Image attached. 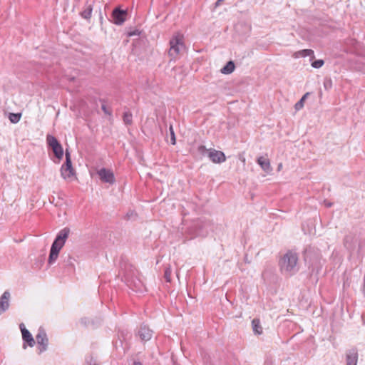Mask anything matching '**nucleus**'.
Instances as JSON below:
<instances>
[{
    "label": "nucleus",
    "instance_id": "1",
    "mask_svg": "<svg viewBox=\"0 0 365 365\" xmlns=\"http://www.w3.org/2000/svg\"><path fill=\"white\" fill-rule=\"evenodd\" d=\"M70 233V229L68 227H64L57 235L54 240L50 250L49 257L48 259V263L53 264L58 257V254L65 245L66 240L68 238Z\"/></svg>",
    "mask_w": 365,
    "mask_h": 365
},
{
    "label": "nucleus",
    "instance_id": "2",
    "mask_svg": "<svg viewBox=\"0 0 365 365\" xmlns=\"http://www.w3.org/2000/svg\"><path fill=\"white\" fill-rule=\"evenodd\" d=\"M280 269L283 273L292 275L299 270L298 255L293 251H288L279 260Z\"/></svg>",
    "mask_w": 365,
    "mask_h": 365
},
{
    "label": "nucleus",
    "instance_id": "3",
    "mask_svg": "<svg viewBox=\"0 0 365 365\" xmlns=\"http://www.w3.org/2000/svg\"><path fill=\"white\" fill-rule=\"evenodd\" d=\"M186 51L185 38L183 34L178 32L173 34L170 40L169 56L173 59H176Z\"/></svg>",
    "mask_w": 365,
    "mask_h": 365
},
{
    "label": "nucleus",
    "instance_id": "4",
    "mask_svg": "<svg viewBox=\"0 0 365 365\" xmlns=\"http://www.w3.org/2000/svg\"><path fill=\"white\" fill-rule=\"evenodd\" d=\"M138 270L131 265L125 267L124 278L127 285L134 291H140L143 287L142 282L138 278Z\"/></svg>",
    "mask_w": 365,
    "mask_h": 365
},
{
    "label": "nucleus",
    "instance_id": "5",
    "mask_svg": "<svg viewBox=\"0 0 365 365\" xmlns=\"http://www.w3.org/2000/svg\"><path fill=\"white\" fill-rule=\"evenodd\" d=\"M36 340L38 345L39 353H42L47 349L48 345V339L45 330L40 327L38 334L36 336Z\"/></svg>",
    "mask_w": 365,
    "mask_h": 365
},
{
    "label": "nucleus",
    "instance_id": "6",
    "mask_svg": "<svg viewBox=\"0 0 365 365\" xmlns=\"http://www.w3.org/2000/svg\"><path fill=\"white\" fill-rule=\"evenodd\" d=\"M127 14L126 10H122L120 8L114 9L111 15L113 23L116 25L123 24L126 19Z\"/></svg>",
    "mask_w": 365,
    "mask_h": 365
},
{
    "label": "nucleus",
    "instance_id": "7",
    "mask_svg": "<svg viewBox=\"0 0 365 365\" xmlns=\"http://www.w3.org/2000/svg\"><path fill=\"white\" fill-rule=\"evenodd\" d=\"M207 156L213 163H222L226 160L223 152L212 148L207 150Z\"/></svg>",
    "mask_w": 365,
    "mask_h": 365
},
{
    "label": "nucleus",
    "instance_id": "8",
    "mask_svg": "<svg viewBox=\"0 0 365 365\" xmlns=\"http://www.w3.org/2000/svg\"><path fill=\"white\" fill-rule=\"evenodd\" d=\"M72 164L70 157V153L68 150L66 151V163L61 168V175L64 179L73 175Z\"/></svg>",
    "mask_w": 365,
    "mask_h": 365
},
{
    "label": "nucleus",
    "instance_id": "9",
    "mask_svg": "<svg viewBox=\"0 0 365 365\" xmlns=\"http://www.w3.org/2000/svg\"><path fill=\"white\" fill-rule=\"evenodd\" d=\"M141 341H146L150 340L153 336V331L146 325L142 324L136 332Z\"/></svg>",
    "mask_w": 365,
    "mask_h": 365
},
{
    "label": "nucleus",
    "instance_id": "10",
    "mask_svg": "<svg viewBox=\"0 0 365 365\" xmlns=\"http://www.w3.org/2000/svg\"><path fill=\"white\" fill-rule=\"evenodd\" d=\"M101 180L104 182H113L115 180L114 174L110 169L101 168L97 171Z\"/></svg>",
    "mask_w": 365,
    "mask_h": 365
},
{
    "label": "nucleus",
    "instance_id": "11",
    "mask_svg": "<svg viewBox=\"0 0 365 365\" xmlns=\"http://www.w3.org/2000/svg\"><path fill=\"white\" fill-rule=\"evenodd\" d=\"M358 351L356 348L349 349L346 352V365H357Z\"/></svg>",
    "mask_w": 365,
    "mask_h": 365
},
{
    "label": "nucleus",
    "instance_id": "12",
    "mask_svg": "<svg viewBox=\"0 0 365 365\" xmlns=\"http://www.w3.org/2000/svg\"><path fill=\"white\" fill-rule=\"evenodd\" d=\"M20 329L22 333L23 340L26 342L29 346L33 347L35 345L36 341L31 334L25 328L24 324H20Z\"/></svg>",
    "mask_w": 365,
    "mask_h": 365
},
{
    "label": "nucleus",
    "instance_id": "13",
    "mask_svg": "<svg viewBox=\"0 0 365 365\" xmlns=\"http://www.w3.org/2000/svg\"><path fill=\"white\" fill-rule=\"evenodd\" d=\"M10 293L5 291L0 297V314L9 309V307Z\"/></svg>",
    "mask_w": 365,
    "mask_h": 365
},
{
    "label": "nucleus",
    "instance_id": "14",
    "mask_svg": "<svg viewBox=\"0 0 365 365\" xmlns=\"http://www.w3.org/2000/svg\"><path fill=\"white\" fill-rule=\"evenodd\" d=\"M257 163L260 165L262 170L267 173H269L272 171V167L270 165L269 160L264 156H261L257 159Z\"/></svg>",
    "mask_w": 365,
    "mask_h": 365
},
{
    "label": "nucleus",
    "instance_id": "15",
    "mask_svg": "<svg viewBox=\"0 0 365 365\" xmlns=\"http://www.w3.org/2000/svg\"><path fill=\"white\" fill-rule=\"evenodd\" d=\"M294 56L295 58H298L299 56H301V57L312 56V58H314V51L312 49H303V50L299 51L297 53H295Z\"/></svg>",
    "mask_w": 365,
    "mask_h": 365
},
{
    "label": "nucleus",
    "instance_id": "16",
    "mask_svg": "<svg viewBox=\"0 0 365 365\" xmlns=\"http://www.w3.org/2000/svg\"><path fill=\"white\" fill-rule=\"evenodd\" d=\"M53 153H54V155L56 156V158L61 160L62 159L63 156V147L62 145L58 143V145H56V146H53V148H51Z\"/></svg>",
    "mask_w": 365,
    "mask_h": 365
},
{
    "label": "nucleus",
    "instance_id": "17",
    "mask_svg": "<svg viewBox=\"0 0 365 365\" xmlns=\"http://www.w3.org/2000/svg\"><path fill=\"white\" fill-rule=\"evenodd\" d=\"M252 326L253 331L257 334H261L262 333V327L260 325L259 319H254L252 321Z\"/></svg>",
    "mask_w": 365,
    "mask_h": 365
},
{
    "label": "nucleus",
    "instance_id": "18",
    "mask_svg": "<svg viewBox=\"0 0 365 365\" xmlns=\"http://www.w3.org/2000/svg\"><path fill=\"white\" fill-rule=\"evenodd\" d=\"M235 64L232 61H229L226 66H225L222 69L221 72L224 74H230L232 73L235 70Z\"/></svg>",
    "mask_w": 365,
    "mask_h": 365
},
{
    "label": "nucleus",
    "instance_id": "19",
    "mask_svg": "<svg viewBox=\"0 0 365 365\" xmlns=\"http://www.w3.org/2000/svg\"><path fill=\"white\" fill-rule=\"evenodd\" d=\"M46 143L51 148L60 143L56 137L52 135L48 134L46 135Z\"/></svg>",
    "mask_w": 365,
    "mask_h": 365
},
{
    "label": "nucleus",
    "instance_id": "20",
    "mask_svg": "<svg viewBox=\"0 0 365 365\" xmlns=\"http://www.w3.org/2000/svg\"><path fill=\"white\" fill-rule=\"evenodd\" d=\"M92 10V6L87 5L84 10L81 11V16L85 19H89L91 17Z\"/></svg>",
    "mask_w": 365,
    "mask_h": 365
},
{
    "label": "nucleus",
    "instance_id": "21",
    "mask_svg": "<svg viewBox=\"0 0 365 365\" xmlns=\"http://www.w3.org/2000/svg\"><path fill=\"white\" fill-rule=\"evenodd\" d=\"M123 121L126 125H130L132 123L133 115L130 111H125L123 113Z\"/></svg>",
    "mask_w": 365,
    "mask_h": 365
},
{
    "label": "nucleus",
    "instance_id": "22",
    "mask_svg": "<svg viewBox=\"0 0 365 365\" xmlns=\"http://www.w3.org/2000/svg\"><path fill=\"white\" fill-rule=\"evenodd\" d=\"M21 117V113H10L9 118L12 123H16L20 120Z\"/></svg>",
    "mask_w": 365,
    "mask_h": 365
},
{
    "label": "nucleus",
    "instance_id": "23",
    "mask_svg": "<svg viewBox=\"0 0 365 365\" xmlns=\"http://www.w3.org/2000/svg\"><path fill=\"white\" fill-rule=\"evenodd\" d=\"M138 217L137 213L134 210H129L126 213L125 216V220H135Z\"/></svg>",
    "mask_w": 365,
    "mask_h": 365
},
{
    "label": "nucleus",
    "instance_id": "24",
    "mask_svg": "<svg viewBox=\"0 0 365 365\" xmlns=\"http://www.w3.org/2000/svg\"><path fill=\"white\" fill-rule=\"evenodd\" d=\"M324 62L323 60H316L312 63V66L315 68H319L324 65Z\"/></svg>",
    "mask_w": 365,
    "mask_h": 365
},
{
    "label": "nucleus",
    "instance_id": "25",
    "mask_svg": "<svg viewBox=\"0 0 365 365\" xmlns=\"http://www.w3.org/2000/svg\"><path fill=\"white\" fill-rule=\"evenodd\" d=\"M170 274H171V270L170 269V267H167L165 270V273H164V278L165 279V280L168 282H170Z\"/></svg>",
    "mask_w": 365,
    "mask_h": 365
},
{
    "label": "nucleus",
    "instance_id": "26",
    "mask_svg": "<svg viewBox=\"0 0 365 365\" xmlns=\"http://www.w3.org/2000/svg\"><path fill=\"white\" fill-rule=\"evenodd\" d=\"M170 142L172 145H175L176 143L175 135L174 133V130L173 126H170Z\"/></svg>",
    "mask_w": 365,
    "mask_h": 365
},
{
    "label": "nucleus",
    "instance_id": "27",
    "mask_svg": "<svg viewBox=\"0 0 365 365\" xmlns=\"http://www.w3.org/2000/svg\"><path fill=\"white\" fill-rule=\"evenodd\" d=\"M304 100L301 98L294 106V108L297 110L302 109L304 105Z\"/></svg>",
    "mask_w": 365,
    "mask_h": 365
},
{
    "label": "nucleus",
    "instance_id": "28",
    "mask_svg": "<svg viewBox=\"0 0 365 365\" xmlns=\"http://www.w3.org/2000/svg\"><path fill=\"white\" fill-rule=\"evenodd\" d=\"M101 109L106 114L111 115V111L107 108V106L104 103L102 104Z\"/></svg>",
    "mask_w": 365,
    "mask_h": 365
},
{
    "label": "nucleus",
    "instance_id": "29",
    "mask_svg": "<svg viewBox=\"0 0 365 365\" xmlns=\"http://www.w3.org/2000/svg\"><path fill=\"white\" fill-rule=\"evenodd\" d=\"M207 150L205 146L204 145H200L198 147V151L201 153V154H204L205 153H207Z\"/></svg>",
    "mask_w": 365,
    "mask_h": 365
},
{
    "label": "nucleus",
    "instance_id": "30",
    "mask_svg": "<svg viewBox=\"0 0 365 365\" xmlns=\"http://www.w3.org/2000/svg\"><path fill=\"white\" fill-rule=\"evenodd\" d=\"M324 205L326 207H331L332 205V203L331 202H327V200L324 201Z\"/></svg>",
    "mask_w": 365,
    "mask_h": 365
},
{
    "label": "nucleus",
    "instance_id": "31",
    "mask_svg": "<svg viewBox=\"0 0 365 365\" xmlns=\"http://www.w3.org/2000/svg\"><path fill=\"white\" fill-rule=\"evenodd\" d=\"M309 95V93H306L303 96H302V99H304V101L307 99V96Z\"/></svg>",
    "mask_w": 365,
    "mask_h": 365
},
{
    "label": "nucleus",
    "instance_id": "32",
    "mask_svg": "<svg viewBox=\"0 0 365 365\" xmlns=\"http://www.w3.org/2000/svg\"><path fill=\"white\" fill-rule=\"evenodd\" d=\"M68 264L71 265L72 264V262H71L72 258L70 256H68Z\"/></svg>",
    "mask_w": 365,
    "mask_h": 365
},
{
    "label": "nucleus",
    "instance_id": "33",
    "mask_svg": "<svg viewBox=\"0 0 365 365\" xmlns=\"http://www.w3.org/2000/svg\"><path fill=\"white\" fill-rule=\"evenodd\" d=\"M135 34H137V32H135H135H130V33L128 34V36H134Z\"/></svg>",
    "mask_w": 365,
    "mask_h": 365
},
{
    "label": "nucleus",
    "instance_id": "34",
    "mask_svg": "<svg viewBox=\"0 0 365 365\" xmlns=\"http://www.w3.org/2000/svg\"><path fill=\"white\" fill-rule=\"evenodd\" d=\"M133 365H143V364H142V363H141V362H140V361H135V362L133 363Z\"/></svg>",
    "mask_w": 365,
    "mask_h": 365
},
{
    "label": "nucleus",
    "instance_id": "35",
    "mask_svg": "<svg viewBox=\"0 0 365 365\" xmlns=\"http://www.w3.org/2000/svg\"><path fill=\"white\" fill-rule=\"evenodd\" d=\"M282 168V164L280 163L279 165H278V170H280Z\"/></svg>",
    "mask_w": 365,
    "mask_h": 365
},
{
    "label": "nucleus",
    "instance_id": "36",
    "mask_svg": "<svg viewBox=\"0 0 365 365\" xmlns=\"http://www.w3.org/2000/svg\"><path fill=\"white\" fill-rule=\"evenodd\" d=\"M242 161L243 163H245V158H242Z\"/></svg>",
    "mask_w": 365,
    "mask_h": 365
}]
</instances>
